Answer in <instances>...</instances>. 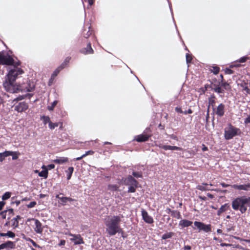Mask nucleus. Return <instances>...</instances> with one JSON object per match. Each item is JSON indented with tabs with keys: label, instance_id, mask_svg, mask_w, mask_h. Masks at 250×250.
<instances>
[{
	"label": "nucleus",
	"instance_id": "obj_35",
	"mask_svg": "<svg viewBox=\"0 0 250 250\" xmlns=\"http://www.w3.org/2000/svg\"><path fill=\"white\" fill-rule=\"evenodd\" d=\"M202 230L204 231L205 232H209L211 231V226L210 224H205L204 225L202 228Z\"/></svg>",
	"mask_w": 250,
	"mask_h": 250
},
{
	"label": "nucleus",
	"instance_id": "obj_19",
	"mask_svg": "<svg viewBox=\"0 0 250 250\" xmlns=\"http://www.w3.org/2000/svg\"><path fill=\"white\" fill-rule=\"evenodd\" d=\"M219 84L224 91L225 90L229 91L231 89V86L230 85L229 83L228 82L221 81L220 82H219Z\"/></svg>",
	"mask_w": 250,
	"mask_h": 250
},
{
	"label": "nucleus",
	"instance_id": "obj_31",
	"mask_svg": "<svg viewBox=\"0 0 250 250\" xmlns=\"http://www.w3.org/2000/svg\"><path fill=\"white\" fill-rule=\"evenodd\" d=\"M41 120L43 122V124L45 125L47 123L49 124V122H51L50 117L48 116L42 115L40 117Z\"/></svg>",
	"mask_w": 250,
	"mask_h": 250
},
{
	"label": "nucleus",
	"instance_id": "obj_51",
	"mask_svg": "<svg viewBox=\"0 0 250 250\" xmlns=\"http://www.w3.org/2000/svg\"><path fill=\"white\" fill-rule=\"evenodd\" d=\"M212 68L213 70H211V72H212L214 74L216 75L219 73L220 71V68L218 66H214L212 67Z\"/></svg>",
	"mask_w": 250,
	"mask_h": 250
},
{
	"label": "nucleus",
	"instance_id": "obj_28",
	"mask_svg": "<svg viewBox=\"0 0 250 250\" xmlns=\"http://www.w3.org/2000/svg\"><path fill=\"white\" fill-rule=\"evenodd\" d=\"M226 224L227 226V232H229L231 230H234L235 226L233 224L229 223V221L227 220Z\"/></svg>",
	"mask_w": 250,
	"mask_h": 250
},
{
	"label": "nucleus",
	"instance_id": "obj_40",
	"mask_svg": "<svg viewBox=\"0 0 250 250\" xmlns=\"http://www.w3.org/2000/svg\"><path fill=\"white\" fill-rule=\"evenodd\" d=\"M240 86L243 88V90L246 91L247 94H250V89L247 86V83H241Z\"/></svg>",
	"mask_w": 250,
	"mask_h": 250
},
{
	"label": "nucleus",
	"instance_id": "obj_55",
	"mask_svg": "<svg viewBox=\"0 0 250 250\" xmlns=\"http://www.w3.org/2000/svg\"><path fill=\"white\" fill-rule=\"evenodd\" d=\"M118 233H121V236L124 238H125L126 237V235H125L124 233V230H123V229L120 227V230L119 229V232H118Z\"/></svg>",
	"mask_w": 250,
	"mask_h": 250
},
{
	"label": "nucleus",
	"instance_id": "obj_12",
	"mask_svg": "<svg viewBox=\"0 0 250 250\" xmlns=\"http://www.w3.org/2000/svg\"><path fill=\"white\" fill-rule=\"evenodd\" d=\"M157 146H158L160 148L163 149L165 150H170L182 151L183 150V148L174 146L164 145L163 144H160L159 145H157Z\"/></svg>",
	"mask_w": 250,
	"mask_h": 250
},
{
	"label": "nucleus",
	"instance_id": "obj_1",
	"mask_svg": "<svg viewBox=\"0 0 250 250\" xmlns=\"http://www.w3.org/2000/svg\"><path fill=\"white\" fill-rule=\"evenodd\" d=\"M17 66H14V68L9 69L5 76V80L3 82V88L5 91L9 93H17L19 88H21L17 87L18 84L15 83V81L18 75L23 73V71Z\"/></svg>",
	"mask_w": 250,
	"mask_h": 250
},
{
	"label": "nucleus",
	"instance_id": "obj_33",
	"mask_svg": "<svg viewBox=\"0 0 250 250\" xmlns=\"http://www.w3.org/2000/svg\"><path fill=\"white\" fill-rule=\"evenodd\" d=\"M208 184L207 183H203L202 185H198L197 187V189L201 191H207L209 190V189L207 187Z\"/></svg>",
	"mask_w": 250,
	"mask_h": 250
},
{
	"label": "nucleus",
	"instance_id": "obj_45",
	"mask_svg": "<svg viewBox=\"0 0 250 250\" xmlns=\"http://www.w3.org/2000/svg\"><path fill=\"white\" fill-rule=\"evenodd\" d=\"M15 236V233L11 230L7 231L6 233H5L4 235L5 237H7L11 238H14Z\"/></svg>",
	"mask_w": 250,
	"mask_h": 250
},
{
	"label": "nucleus",
	"instance_id": "obj_41",
	"mask_svg": "<svg viewBox=\"0 0 250 250\" xmlns=\"http://www.w3.org/2000/svg\"><path fill=\"white\" fill-rule=\"evenodd\" d=\"M143 134L146 136H148V138L152 136V131L150 127H146L143 132Z\"/></svg>",
	"mask_w": 250,
	"mask_h": 250
},
{
	"label": "nucleus",
	"instance_id": "obj_8",
	"mask_svg": "<svg viewBox=\"0 0 250 250\" xmlns=\"http://www.w3.org/2000/svg\"><path fill=\"white\" fill-rule=\"evenodd\" d=\"M63 193L59 192L55 195V198L59 200L58 203L62 206L69 205L68 203L73 204L74 202H77V200L70 197L63 196Z\"/></svg>",
	"mask_w": 250,
	"mask_h": 250
},
{
	"label": "nucleus",
	"instance_id": "obj_29",
	"mask_svg": "<svg viewBox=\"0 0 250 250\" xmlns=\"http://www.w3.org/2000/svg\"><path fill=\"white\" fill-rule=\"evenodd\" d=\"M215 98H215V95L213 94L210 95V97L208 98V104H209L211 105V106H212L213 111L215 110L214 105V104H215Z\"/></svg>",
	"mask_w": 250,
	"mask_h": 250
},
{
	"label": "nucleus",
	"instance_id": "obj_21",
	"mask_svg": "<svg viewBox=\"0 0 250 250\" xmlns=\"http://www.w3.org/2000/svg\"><path fill=\"white\" fill-rule=\"evenodd\" d=\"M229 207V204L226 203L221 206L217 211V214L220 216L222 212L226 211Z\"/></svg>",
	"mask_w": 250,
	"mask_h": 250
},
{
	"label": "nucleus",
	"instance_id": "obj_17",
	"mask_svg": "<svg viewBox=\"0 0 250 250\" xmlns=\"http://www.w3.org/2000/svg\"><path fill=\"white\" fill-rule=\"evenodd\" d=\"M231 187L234 189H236L238 190H248L250 188V182L248 183L247 184L244 185H233L231 186Z\"/></svg>",
	"mask_w": 250,
	"mask_h": 250
},
{
	"label": "nucleus",
	"instance_id": "obj_36",
	"mask_svg": "<svg viewBox=\"0 0 250 250\" xmlns=\"http://www.w3.org/2000/svg\"><path fill=\"white\" fill-rule=\"evenodd\" d=\"M171 216L173 217L176 218L177 219H181V215L180 212L176 210H173L172 212L171 213Z\"/></svg>",
	"mask_w": 250,
	"mask_h": 250
},
{
	"label": "nucleus",
	"instance_id": "obj_53",
	"mask_svg": "<svg viewBox=\"0 0 250 250\" xmlns=\"http://www.w3.org/2000/svg\"><path fill=\"white\" fill-rule=\"evenodd\" d=\"M248 58L247 56H243L241 57L238 61L239 62L243 63L246 62Z\"/></svg>",
	"mask_w": 250,
	"mask_h": 250
},
{
	"label": "nucleus",
	"instance_id": "obj_15",
	"mask_svg": "<svg viewBox=\"0 0 250 250\" xmlns=\"http://www.w3.org/2000/svg\"><path fill=\"white\" fill-rule=\"evenodd\" d=\"M225 105L223 104H220L216 108L215 112V114L218 117H222L225 114Z\"/></svg>",
	"mask_w": 250,
	"mask_h": 250
},
{
	"label": "nucleus",
	"instance_id": "obj_42",
	"mask_svg": "<svg viewBox=\"0 0 250 250\" xmlns=\"http://www.w3.org/2000/svg\"><path fill=\"white\" fill-rule=\"evenodd\" d=\"M71 58L69 57H67L65 58L64 61L61 64V66H62L63 68L66 67L68 63H69Z\"/></svg>",
	"mask_w": 250,
	"mask_h": 250
},
{
	"label": "nucleus",
	"instance_id": "obj_2",
	"mask_svg": "<svg viewBox=\"0 0 250 250\" xmlns=\"http://www.w3.org/2000/svg\"><path fill=\"white\" fill-rule=\"evenodd\" d=\"M232 208L235 211H239L244 214L248 208L250 211V196H241L234 199L231 202Z\"/></svg>",
	"mask_w": 250,
	"mask_h": 250
},
{
	"label": "nucleus",
	"instance_id": "obj_14",
	"mask_svg": "<svg viewBox=\"0 0 250 250\" xmlns=\"http://www.w3.org/2000/svg\"><path fill=\"white\" fill-rule=\"evenodd\" d=\"M31 220H33L35 221V224L36 226L35 228L34 229L35 231L37 233H42L43 230V229L42 228V224L40 222V221L37 219L34 218H32ZM30 220V219H28L27 221H29Z\"/></svg>",
	"mask_w": 250,
	"mask_h": 250
},
{
	"label": "nucleus",
	"instance_id": "obj_6",
	"mask_svg": "<svg viewBox=\"0 0 250 250\" xmlns=\"http://www.w3.org/2000/svg\"><path fill=\"white\" fill-rule=\"evenodd\" d=\"M21 64L20 61L15 62L14 59L8 54L5 55L3 52H0V65L13 66H19Z\"/></svg>",
	"mask_w": 250,
	"mask_h": 250
},
{
	"label": "nucleus",
	"instance_id": "obj_4",
	"mask_svg": "<svg viewBox=\"0 0 250 250\" xmlns=\"http://www.w3.org/2000/svg\"><path fill=\"white\" fill-rule=\"evenodd\" d=\"M123 184L128 186L127 192L134 193L136 189L139 187V183L132 175H128L123 179Z\"/></svg>",
	"mask_w": 250,
	"mask_h": 250
},
{
	"label": "nucleus",
	"instance_id": "obj_16",
	"mask_svg": "<svg viewBox=\"0 0 250 250\" xmlns=\"http://www.w3.org/2000/svg\"><path fill=\"white\" fill-rule=\"evenodd\" d=\"M80 52L85 55L93 54L94 53V51L91 47V43L89 42L87 43L86 47L81 49L80 50Z\"/></svg>",
	"mask_w": 250,
	"mask_h": 250
},
{
	"label": "nucleus",
	"instance_id": "obj_50",
	"mask_svg": "<svg viewBox=\"0 0 250 250\" xmlns=\"http://www.w3.org/2000/svg\"><path fill=\"white\" fill-rule=\"evenodd\" d=\"M25 99V96H24V95H19V96H18L17 98H15L13 101V103L15 102H18L19 101H21V100H22L23 99Z\"/></svg>",
	"mask_w": 250,
	"mask_h": 250
},
{
	"label": "nucleus",
	"instance_id": "obj_63",
	"mask_svg": "<svg viewBox=\"0 0 250 250\" xmlns=\"http://www.w3.org/2000/svg\"><path fill=\"white\" fill-rule=\"evenodd\" d=\"M5 205V202L4 201H0V211H1L3 209Z\"/></svg>",
	"mask_w": 250,
	"mask_h": 250
},
{
	"label": "nucleus",
	"instance_id": "obj_7",
	"mask_svg": "<svg viewBox=\"0 0 250 250\" xmlns=\"http://www.w3.org/2000/svg\"><path fill=\"white\" fill-rule=\"evenodd\" d=\"M213 81H216L217 80L216 79H212V80H209L208 81L210 83H207L204 85V87H200L199 89L200 91L204 94L208 89H210L211 90H213L214 92L219 94H224V89L220 86H215L213 87Z\"/></svg>",
	"mask_w": 250,
	"mask_h": 250
},
{
	"label": "nucleus",
	"instance_id": "obj_52",
	"mask_svg": "<svg viewBox=\"0 0 250 250\" xmlns=\"http://www.w3.org/2000/svg\"><path fill=\"white\" fill-rule=\"evenodd\" d=\"M37 204V203L36 201H32L29 204L26 205V207L29 208H34Z\"/></svg>",
	"mask_w": 250,
	"mask_h": 250
},
{
	"label": "nucleus",
	"instance_id": "obj_62",
	"mask_svg": "<svg viewBox=\"0 0 250 250\" xmlns=\"http://www.w3.org/2000/svg\"><path fill=\"white\" fill-rule=\"evenodd\" d=\"M169 138L171 139H173V140H176V141H178V137L174 134H171L169 135Z\"/></svg>",
	"mask_w": 250,
	"mask_h": 250
},
{
	"label": "nucleus",
	"instance_id": "obj_13",
	"mask_svg": "<svg viewBox=\"0 0 250 250\" xmlns=\"http://www.w3.org/2000/svg\"><path fill=\"white\" fill-rule=\"evenodd\" d=\"M142 215L144 221L148 224H152L153 223V218L148 215L147 212L144 209H142L141 211Z\"/></svg>",
	"mask_w": 250,
	"mask_h": 250
},
{
	"label": "nucleus",
	"instance_id": "obj_3",
	"mask_svg": "<svg viewBox=\"0 0 250 250\" xmlns=\"http://www.w3.org/2000/svg\"><path fill=\"white\" fill-rule=\"evenodd\" d=\"M121 221V218L119 215H114L105 221L106 231L109 236H114L119 232Z\"/></svg>",
	"mask_w": 250,
	"mask_h": 250
},
{
	"label": "nucleus",
	"instance_id": "obj_20",
	"mask_svg": "<svg viewBox=\"0 0 250 250\" xmlns=\"http://www.w3.org/2000/svg\"><path fill=\"white\" fill-rule=\"evenodd\" d=\"M192 223L193 222L190 220L182 219L179 222V225L182 228H187L190 226Z\"/></svg>",
	"mask_w": 250,
	"mask_h": 250
},
{
	"label": "nucleus",
	"instance_id": "obj_39",
	"mask_svg": "<svg viewBox=\"0 0 250 250\" xmlns=\"http://www.w3.org/2000/svg\"><path fill=\"white\" fill-rule=\"evenodd\" d=\"M11 226L12 227L13 229H15L18 228L19 226V222L17 221L16 219L13 218L11 220Z\"/></svg>",
	"mask_w": 250,
	"mask_h": 250
},
{
	"label": "nucleus",
	"instance_id": "obj_26",
	"mask_svg": "<svg viewBox=\"0 0 250 250\" xmlns=\"http://www.w3.org/2000/svg\"><path fill=\"white\" fill-rule=\"evenodd\" d=\"M132 176L135 178H143V172L141 171H135L133 170L132 172Z\"/></svg>",
	"mask_w": 250,
	"mask_h": 250
},
{
	"label": "nucleus",
	"instance_id": "obj_34",
	"mask_svg": "<svg viewBox=\"0 0 250 250\" xmlns=\"http://www.w3.org/2000/svg\"><path fill=\"white\" fill-rule=\"evenodd\" d=\"M11 152L10 154V156H12V159L13 160H16L18 159L19 156L21 155V153L19 151H10Z\"/></svg>",
	"mask_w": 250,
	"mask_h": 250
},
{
	"label": "nucleus",
	"instance_id": "obj_48",
	"mask_svg": "<svg viewBox=\"0 0 250 250\" xmlns=\"http://www.w3.org/2000/svg\"><path fill=\"white\" fill-rule=\"evenodd\" d=\"M89 28H90V26L88 27V29H89ZM85 31V30H84L83 31V37L86 39L91 35V32L90 31L89 29H88V31H87V32L86 33L84 32Z\"/></svg>",
	"mask_w": 250,
	"mask_h": 250
},
{
	"label": "nucleus",
	"instance_id": "obj_61",
	"mask_svg": "<svg viewBox=\"0 0 250 250\" xmlns=\"http://www.w3.org/2000/svg\"><path fill=\"white\" fill-rule=\"evenodd\" d=\"M66 241L63 239H62L60 241L58 245L60 247L64 246L65 244Z\"/></svg>",
	"mask_w": 250,
	"mask_h": 250
},
{
	"label": "nucleus",
	"instance_id": "obj_27",
	"mask_svg": "<svg viewBox=\"0 0 250 250\" xmlns=\"http://www.w3.org/2000/svg\"><path fill=\"white\" fill-rule=\"evenodd\" d=\"M74 169V168L73 167H70L67 170L65 171L67 175V180H69L71 179Z\"/></svg>",
	"mask_w": 250,
	"mask_h": 250
},
{
	"label": "nucleus",
	"instance_id": "obj_32",
	"mask_svg": "<svg viewBox=\"0 0 250 250\" xmlns=\"http://www.w3.org/2000/svg\"><path fill=\"white\" fill-rule=\"evenodd\" d=\"M174 235V233L173 232L166 233L162 236V239L166 240L167 239L171 238Z\"/></svg>",
	"mask_w": 250,
	"mask_h": 250
},
{
	"label": "nucleus",
	"instance_id": "obj_54",
	"mask_svg": "<svg viewBox=\"0 0 250 250\" xmlns=\"http://www.w3.org/2000/svg\"><path fill=\"white\" fill-rule=\"evenodd\" d=\"M7 212V210H6V209L0 212V215H1L2 219L6 218Z\"/></svg>",
	"mask_w": 250,
	"mask_h": 250
},
{
	"label": "nucleus",
	"instance_id": "obj_47",
	"mask_svg": "<svg viewBox=\"0 0 250 250\" xmlns=\"http://www.w3.org/2000/svg\"><path fill=\"white\" fill-rule=\"evenodd\" d=\"M28 241L31 243L32 245L35 247V248H38V249H42V247L37 244L32 239L29 238L27 240Z\"/></svg>",
	"mask_w": 250,
	"mask_h": 250
},
{
	"label": "nucleus",
	"instance_id": "obj_11",
	"mask_svg": "<svg viewBox=\"0 0 250 250\" xmlns=\"http://www.w3.org/2000/svg\"><path fill=\"white\" fill-rule=\"evenodd\" d=\"M28 108V105L25 102H20L14 107V110L20 113L25 111Z\"/></svg>",
	"mask_w": 250,
	"mask_h": 250
},
{
	"label": "nucleus",
	"instance_id": "obj_44",
	"mask_svg": "<svg viewBox=\"0 0 250 250\" xmlns=\"http://www.w3.org/2000/svg\"><path fill=\"white\" fill-rule=\"evenodd\" d=\"M11 195V192L7 191L5 192L2 196L1 199L3 201L9 199Z\"/></svg>",
	"mask_w": 250,
	"mask_h": 250
},
{
	"label": "nucleus",
	"instance_id": "obj_22",
	"mask_svg": "<svg viewBox=\"0 0 250 250\" xmlns=\"http://www.w3.org/2000/svg\"><path fill=\"white\" fill-rule=\"evenodd\" d=\"M68 161V159L67 157H59L56 159L53 160V162L56 164L61 165L67 162Z\"/></svg>",
	"mask_w": 250,
	"mask_h": 250
},
{
	"label": "nucleus",
	"instance_id": "obj_18",
	"mask_svg": "<svg viewBox=\"0 0 250 250\" xmlns=\"http://www.w3.org/2000/svg\"><path fill=\"white\" fill-rule=\"evenodd\" d=\"M148 140V136H146L143 133L140 135L136 136L134 139V140L139 143L145 142L147 141Z\"/></svg>",
	"mask_w": 250,
	"mask_h": 250
},
{
	"label": "nucleus",
	"instance_id": "obj_9",
	"mask_svg": "<svg viewBox=\"0 0 250 250\" xmlns=\"http://www.w3.org/2000/svg\"><path fill=\"white\" fill-rule=\"evenodd\" d=\"M17 87L21 88H19L18 93L20 92H32L35 89V85L34 82L29 80L27 81V83L25 85L18 84Z\"/></svg>",
	"mask_w": 250,
	"mask_h": 250
},
{
	"label": "nucleus",
	"instance_id": "obj_46",
	"mask_svg": "<svg viewBox=\"0 0 250 250\" xmlns=\"http://www.w3.org/2000/svg\"><path fill=\"white\" fill-rule=\"evenodd\" d=\"M59 125L58 123H52V122H49L48 127L50 129H54L55 127H58Z\"/></svg>",
	"mask_w": 250,
	"mask_h": 250
},
{
	"label": "nucleus",
	"instance_id": "obj_23",
	"mask_svg": "<svg viewBox=\"0 0 250 250\" xmlns=\"http://www.w3.org/2000/svg\"><path fill=\"white\" fill-rule=\"evenodd\" d=\"M11 153L10 150H5L4 152L0 153V162H2L5 158L10 156Z\"/></svg>",
	"mask_w": 250,
	"mask_h": 250
},
{
	"label": "nucleus",
	"instance_id": "obj_30",
	"mask_svg": "<svg viewBox=\"0 0 250 250\" xmlns=\"http://www.w3.org/2000/svg\"><path fill=\"white\" fill-rule=\"evenodd\" d=\"M48 169L45 168V169L42 170L41 171L39 172V176L40 177H42L44 179H46L48 177Z\"/></svg>",
	"mask_w": 250,
	"mask_h": 250
},
{
	"label": "nucleus",
	"instance_id": "obj_24",
	"mask_svg": "<svg viewBox=\"0 0 250 250\" xmlns=\"http://www.w3.org/2000/svg\"><path fill=\"white\" fill-rule=\"evenodd\" d=\"M119 187L116 184H108L107 189L111 192L117 191L119 190Z\"/></svg>",
	"mask_w": 250,
	"mask_h": 250
},
{
	"label": "nucleus",
	"instance_id": "obj_49",
	"mask_svg": "<svg viewBox=\"0 0 250 250\" xmlns=\"http://www.w3.org/2000/svg\"><path fill=\"white\" fill-rule=\"evenodd\" d=\"M186 62H187V63L188 64L190 63L191 62V61H192V55H189V54L187 53V54H186Z\"/></svg>",
	"mask_w": 250,
	"mask_h": 250
},
{
	"label": "nucleus",
	"instance_id": "obj_56",
	"mask_svg": "<svg viewBox=\"0 0 250 250\" xmlns=\"http://www.w3.org/2000/svg\"><path fill=\"white\" fill-rule=\"evenodd\" d=\"M225 73L227 74H232L234 71L229 68H226L225 70Z\"/></svg>",
	"mask_w": 250,
	"mask_h": 250
},
{
	"label": "nucleus",
	"instance_id": "obj_25",
	"mask_svg": "<svg viewBox=\"0 0 250 250\" xmlns=\"http://www.w3.org/2000/svg\"><path fill=\"white\" fill-rule=\"evenodd\" d=\"M5 249H14L15 248V243L11 241H7L4 243Z\"/></svg>",
	"mask_w": 250,
	"mask_h": 250
},
{
	"label": "nucleus",
	"instance_id": "obj_43",
	"mask_svg": "<svg viewBox=\"0 0 250 250\" xmlns=\"http://www.w3.org/2000/svg\"><path fill=\"white\" fill-rule=\"evenodd\" d=\"M58 103V101L57 100H55L51 103V105L47 106V109L50 111H53L54 110L55 106L57 105Z\"/></svg>",
	"mask_w": 250,
	"mask_h": 250
},
{
	"label": "nucleus",
	"instance_id": "obj_5",
	"mask_svg": "<svg viewBox=\"0 0 250 250\" xmlns=\"http://www.w3.org/2000/svg\"><path fill=\"white\" fill-rule=\"evenodd\" d=\"M241 132L239 128L233 126L231 123L227 125L224 130V138L226 140L232 139L234 137L240 135Z\"/></svg>",
	"mask_w": 250,
	"mask_h": 250
},
{
	"label": "nucleus",
	"instance_id": "obj_59",
	"mask_svg": "<svg viewBox=\"0 0 250 250\" xmlns=\"http://www.w3.org/2000/svg\"><path fill=\"white\" fill-rule=\"evenodd\" d=\"M55 78H54V77H52V76H51V77L49 79L48 83V85L49 86H51L52 84V83H53V82L54 81Z\"/></svg>",
	"mask_w": 250,
	"mask_h": 250
},
{
	"label": "nucleus",
	"instance_id": "obj_37",
	"mask_svg": "<svg viewBox=\"0 0 250 250\" xmlns=\"http://www.w3.org/2000/svg\"><path fill=\"white\" fill-rule=\"evenodd\" d=\"M17 196H13L11 198V205L16 204V207L18 206L20 204L21 201L20 200H16Z\"/></svg>",
	"mask_w": 250,
	"mask_h": 250
},
{
	"label": "nucleus",
	"instance_id": "obj_38",
	"mask_svg": "<svg viewBox=\"0 0 250 250\" xmlns=\"http://www.w3.org/2000/svg\"><path fill=\"white\" fill-rule=\"evenodd\" d=\"M194 225L195 227H196L198 229L199 231H200L202 230V229L204 225V223L203 222H200V221H195L194 222Z\"/></svg>",
	"mask_w": 250,
	"mask_h": 250
},
{
	"label": "nucleus",
	"instance_id": "obj_58",
	"mask_svg": "<svg viewBox=\"0 0 250 250\" xmlns=\"http://www.w3.org/2000/svg\"><path fill=\"white\" fill-rule=\"evenodd\" d=\"M244 124L246 125L250 124V114L244 120Z\"/></svg>",
	"mask_w": 250,
	"mask_h": 250
},
{
	"label": "nucleus",
	"instance_id": "obj_60",
	"mask_svg": "<svg viewBox=\"0 0 250 250\" xmlns=\"http://www.w3.org/2000/svg\"><path fill=\"white\" fill-rule=\"evenodd\" d=\"M59 73L60 72L58 71V70L56 69L51 75L52 77L55 78Z\"/></svg>",
	"mask_w": 250,
	"mask_h": 250
},
{
	"label": "nucleus",
	"instance_id": "obj_57",
	"mask_svg": "<svg viewBox=\"0 0 250 250\" xmlns=\"http://www.w3.org/2000/svg\"><path fill=\"white\" fill-rule=\"evenodd\" d=\"M175 110L178 113H183V111L182 110L181 107L177 106L175 108Z\"/></svg>",
	"mask_w": 250,
	"mask_h": 250
},
{
	"label": "nucleus",
	"instance_id": "obj_10",
	"mask_svg": "<svg viewBox=\"0 0 250 250\" xmlns=\"http://www.w3.org/2000/svg\"><path fill=\"white\" fill-rule=\"evenodd\" d=\"M69 236L72 237L70 239V241L74 243L75 245H80L84 244L83 238L82 237L80 234H72L70 232L67 234Z\"/></svg>",
	"mask_w": 250,
	"mask_h": 250
},
{
	"label": "nucleus",
	"instance_id": "obj_64",
	"mask_svg": "<svg viewBox=\"0 0 250 250\" xmlns=\"http://www.w3.org/2000/svg\"><path fill=\"white\" fill-rule=\"evenodd\" d=\"M183 250H190L191 247L189 245H185L183 248Z\"/></svg>",
	"mask_w": 250,
	"mask_h": 250
}]
</instances>
